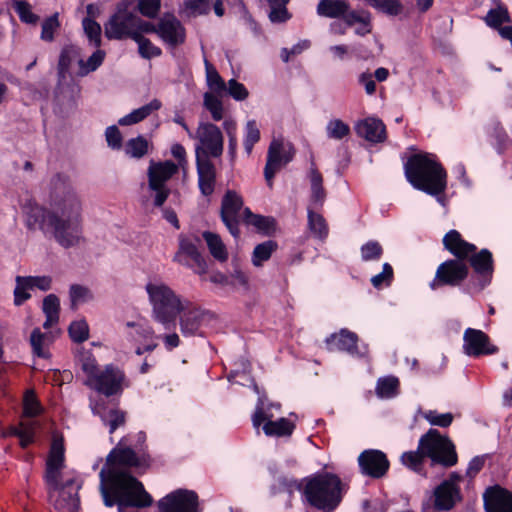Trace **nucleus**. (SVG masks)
<instances>
[{"instance_id":"obj_28","label":"nucleus","mask_w":512,"mask_h":512,"mask_svg":"<svg viewBox=\"0 0 512 512\" xmlns=\"http://www.w3.org/2000/svg\"><path fill=\"white\" fill-rule=\"evenodd\" d=\"M434 509L436 511H449L462 501L460 487H452L448 482H441L434 489Z\"/></svg>"},{"instance_id":"obj_56","label":"nucleus","mask_w":512,"mask_h":512,"mask_svg":"<svg viewBox=\"0 0 512 512\" xmlns=\"http://www.w3.org/2000/svg\"><path fill=\"white\" fill-rule=\"evenodd\" d=\"M394 279L393 267L389 263H384L382 272L374 275L371 278V284L376 289L389 287Z\"/></svg>"},{"instance_id":"obj_50","label":"nucleus","mask_w":512,"mask_h":512,"mask_svg":"<svg viewBox=\"0 0 512 512\" xmlns=\"http://www.w3.org/2000/svg\"><path fill=\"white\" fill-rule=\"evenodd\" d=\"M82 26L89 43L98 48L101 45L102 29L100 24L91 18H84Z\"/></svg>"},{"instance_id":"obj_35","label":"nucleus","mask_w":512,"mask_h":512,"mask_svg":"<svg viewBox=\"0 0 512 512\" xmlns=\"http://www.w3.org/2000/svg\"><path fill=\"white\" fill-rule=\"evenodd\" d=\"M107 462L132 467L138 465V458L131 448L116 447L108 455Z\"/></svg>"},{"instance_id":"obj_6","label":"nucleus","mask_w":512,"mask_h":512,"mask_svg":"<svg viewBox=\"0 0 512 512\" xmlns=\"http://www.w3.org/2000/svg\"><path fill=\"white\" fill-rule=\"evenodd\" d=\"M308 502L317 509L334 510L341 501L340 479L332 474H322L310 479L304 490Z\"/></svg>"},{"instance_id":"obj_39","label":"nucleus","mask_w":512,"mask_h":512,"mask_svg":"<svg viewBox=\"0 0 512 512\" xmlns=\"http://www.w3.org/2000/svg\"><path fill=\"white\" fill-rule=\"evenodd\" d=\"M204 240L207 243L208 249L211 255L219 260L225 261L228 258L226 247L218 234L213 232L205 231L202 234Z\"/></svg>"},{"instance_id":"obj_34","label":"nucleus","mask_w":512,"mask_h":512,"mask_svg":"<svg viewBox=\"0 0 512 512\" xmlns=\"http://www.w3.org/2000/svg\"><path fill=\"white\" fill-rule=\"evenodd\" d=\"M42 310L46 316L44 329H49L59 321L60 301L55 294L47 295L43 300Z\"/></svg>"},{"instance_id":"obj_31","label":"nucleus","mask_w":512,"mask_h":512,"mask_svg":"<svg viewBox=\"0 0 512 512\" xmlns=\"http://www.w3.org/2000/svg\"><path fill=\"white\" fill-rule=\"evenodd\" d=\"M162 104L159 100L153 99L148 104L133 110L131 113L125 115L118 120L119 125L129 126L141 122L146 119L153 112L159 110Z\"/></svg>"},{"instance_id":"obj_14","label":"nucleus","mask_w":512,"mask_h":512,"mask_svg":"<svg viewBox=\"0 0 512 512\" xmlns=\"http://www.w3.org/2000/svg\"><path fill=\"white\" fill-rule=\"evenodd\" d=\"M359 471L363 476L371 479L384 478L390 469V461L387 455L378 449H366L358 458Z\"/></svg>"},{"instance_id":"obj_26","label":"nucleus","mask_w":512,"mask_h":512,"mask_svg":"<svg viewBox=\"0 0 512 512\" xmlns=\"http://www.w3.org/2000/svg\"><path fill=\"white\" fill-rule=\"evenodd\" d=\"M350 9L348 0H320L316 11L321 17L344 20L346 26H352Z\"/></svg>"},{"instance_id":"obj_12","label":"nucleus","mask_w":512,"mask_h":512,"mask_svg":"<svg viewBox=\"0 0 512 512\" xmlns=\"http://www.w3.org/2000/svg\"><path fill=\"white\" fill-rule=\"evenodd\" d=\"M124 380V373L110 364L104 370H99L91 380H86L85 385L109 397L122 392Z\"/></svg>"},{"instance_id":"obj_54","label":"nucleus","mask_w":512,"mask_h":512,"mask_svg":"<svg viewBox=\"0 0 512 512\" xmlns=\"http://www.w3.org/2000/svg\"><path fill=\"white\" fill-rule=\"evenodd\" d=\"M326 132L328 138L341 140L350 134V126L340 119H333L328 122Z\"/></svg>"},{"instance_id":"obj_20","label":"nucleus","mask_w":512,"mask_h":512,"mask_svg":"<svg viewBox=\"0 0 512 512\" xmlns=\"http://www.w3.org/2000/svg\"><path fill=\"white\" fill-rule=\"evenodd\" d=\"M157 35L171 47L182 45L186 31L181 22L172 14L163 15L158 21Z\"/></svg>"},{"instance_id":"obj_63","label":"nucleus","mask_w":512,"mask_h":512,"mask_svg":"<svg viewBox=\"0 0 512 512\" xmlns=\"http://www.w3.org/2000/svg\"><path fill=\"white\" fill-rule=\"evenodd\" d=\"M41 406L32 390L26 391L23 399V413L26 417H34L40 414Z\"/></svg>"},{"instance_id":"obj_42","label":"nucleus","mask_w":512,"mask_h":512,"mask_svg":"<svg viewBox=\"0 0 512 512\" xmlns=\"http://www.w3.org/2000/svg\"><path fill=\"white\" fill-rule=\"evenodd\" d=\"M77 363L87 376L86 380H91V378L99 371L96 359L92 352L85 350L84 348H80L77 351Z\"/></svg>"},{"instance_id":"obj_15","label":"nucleus","mask_w":512,"mask_h":512,"mask_svg":"<svg viewBox=\"0 0 512 512\" xmlns=\"http://www.w3.org/2000/svg\"><path fill=\"white\" fill-rule=\"evenodd\" d=\"M273 414L269 413L262 405L257 406L253 416L252 423L254 428L258 429L262 423L263 431L267 436L275 437H289L295 428L293 422L287 418H280L278 420H272Z\"/></svg>"},{"instance_id":"obj_21","label":"nucleus","mask_w":512,"mask_h":512,"mask_svg":"<svg viewBox=\"0 0 512 512\" xmlns=\"http://www.w3.org/2000/svg\"><path fill=\"white\" fill-rule=\"evenodd\" d=\"M483 500L486 512H512V491L500 485L488 487Z\"/></svg>"},{"instance_id":"obj_4","label":"nucleus","mask_w":512,"mask_h":512,"mask_svg":"<svg viewBox=\"0 0 512 512\" xmlns=\"http://www.w3.org/2000/svg\"><path fill=\"white\" fill-rule=\"evenodd\" d=\"M145 290L152 308V318L166 329L174 326L179 309L186 304L187 298L162 281L148 282Z\"/></svg>"},{"instance_id":"obj_29","label":"nucleus","mask_w":512,"mask_h":512,"mask_svg":"<svg viewBox=\"0 0 512 512\" xmlns=\"http://www.w3.org/2000/svg\"><path fill=\"white\" fill-rule=\"evenodd\" d=\"M196 155L199 188L203 195L209 196L214 191L216 179L215 167L209 158L199 156V148L196 149Z\"/></svg>"},{"instance_id":"obj_2","label":"nucleus","mask_w":512,"mask_h":512,"mask_svg":"<svg viewBox=\"0 0 512 512\" xmlns=\"http://www.w3.org/2000/svg\"><path fill=\"white\" fill-rule=\"evenodd\" d=\"M407 182L416 190L433 196L444 205L447 189V171L435 154L417 152L407 157L403 164Z\"/></svg>"},{"instance_id":"obj_60","label":"nucleus","mask_w":512,"mask_h":512,"mask_svg":"<svg viewBox=\"0 0 512 512\" xmlns=\"http://www.w3.org/2000/svg\"><path fill=\"white\" fill-rule=\"evenodd\" d=\"M363 261H377L383 255V248L377 241H368L360 248Z\"/></svg>"},{"instance_id":"obj_33","label":"nucleus","mask_w":512,"mask_h":512,"mask_svg":"<svg viewBox=\"0 0 512 512\" xmlns=\"http://www.w3.org/2000/svg\"><path fill=\"white\" fill-rule=\"evenodd\" d=\"M427 458L424 455V452L420 450V440L418 441V447L416 451H407L404 452L401 457V463L412 470L413 472L419 475H426V470L424 467L425 459Z\"/></svg>"},{"instance_id":"obj_48","label":"nucleus","mask_w":512,"mask_h":512,"mask_svg":"<svg viewBox=\"0 0 512 512\" xmlns=\"http://www.w3.org/2000/svg\"><path fill=\"white\" fill-rule=\"evenodd\" d=\"M36 422L32 420L21 421L19 427L13 430V434L19 437L23 448L33 442Z\"/></svg>"},{"instance_id":"obj_32","label":"nucleus","mask_w":512,"mask_h":512,"mask_svg":"<svg viewBox=\"0 0 512 512\" xmlns=\"http://www.w3.org/2000/svg\"><path fill=\"white\" fill-rule=\"evenodd\" d=\"M244 221L248 225L254 226L258 232L264 235H270L276 230V221L271 216L253 214L249 208L244 209Z\"/></svg>"},{"instance_id":"obj_22","label":"nucleus","mask_w":512,"mask_h":512,"mask_svg":"<svg viewBox=\"0 0 512 512\" xmlns=\"http://www.w3.org/2000/svg\"><path fill=\"white\" fill-rule=\"evenodd\" d=\"M15 281L14 303L18 306L30 298L28 290L38 288L47 291L52 283L50 276H17Z\"/></svg>"},{"instance_id":"obj_41","label":"nucleus","mask_w":512,"mask_h":512,"mask_svg":"<svg viewBox=\"0 0 512 512\" xmlns=\"http://www.w3.org/2000/svg\"><path fill=\"white\" fill-rule=\"evenodd\" d=\"M370 6L379 12L396 17L403 13L404 5L400 0H365Z\"/></svg>"},{"instance_id":"obj_38","label":"nucleus","mask_w":512,"mask_h":512,"mask_svg":"<svg viewBox=\"0 0 512 512\" xmlns=\"http://www.w3.org/2000/svg\"><path fill=\"white\" fill-rule=\"evenodd\" d=\"M308 228L313 237L323 241L327 238L329 228L326 220L321 214L308 210Z\"/></svg>"},{"instance_id":"obj_30","label":"nucleus","mask_w":512,"mask_h":512,"mask_svg":"<svg viewBox=\"0 0 512 512\" xmlns=\"http://www.w3.org/2000/svg\"><path fill=\"white\" fill-rule=\"evenodd\" d=\"M93 413L101 418L105 426H108L110 434L126 423V412L116 407L97 405L93 408Z\"/></svg>"},{"instance_id":"obj_19","label":"nucleus","mask_w":512,"mask_h":512,"mask_svg":"<svg viewBox=\"0 0 512 512\" xmlns=\"http://www.w3.org/2000/svg\"><path fill=\"white\" fill-rule=\"evenodd\" d=\"M242 206L243 200L235 191L229 190L226 192L221 204V219L235 238L240 234L238 213Z\"/></svg>"},{"instance_id":"obj_51","label":"nucleus","mask_w":512,"mask_h":512,"mask_svg":"<svg viewBox=\"0 0 512 512\" xmlns=\"http://www.w3.org/2000/svg\"><path fill=\"white\" fill-rule=\"evenodd\" d=\"M127 155L133 158H142L148 152V141L143 136L129 139L125 146Z\"/></svg>"},{"instance_id":"obj_13","label":"nucleus","mask_w":512,"mask_h":512,"mask_svg":"<svg viewBox=\"0 0 512 512\" xmlns=\"http://www.w3.org/2000/svg\"><path fill=\"white\" fill-rule=\"evenodd\" d=\"M135 21L137 16L130 12L125 6H119L116 12L104 25V33L108 39L121 40L124 38L133 39L135 32Z\"/></svg>"},{"instance_id":"obj_10","label":"nucleus","mask_w":512,"mask_h":512,"mask_svg":"<svg viewBox=\"0 0 512 512\" xmlns=\"http://www.w3.org/2000/svg\"><path fill=\"white\" fill-rule=\"evenodd\" d=\"M178 171V165L172 161L155 162L150 161L147 176L148 187L155 192L154 205L161 207L167 200L170 190L166 186V182L172 178Z\"/></svg>"},{"instance_id":"obj_27","label":"nucleus","mask_w":512,"mask_h":512,"mask_svg":"<svg viewBox=\"0 0 512 512\" xmlns=\"http://www.w3.org/2000/svg\"><path fill=\"white\" fill-rule=\"evenodd\" d=\"M354 131L359 137L372 144L384 142L386 139V127L377 118L368 117L358 121L354 126Z\"/></svg>"},{"instance_id":"obj_46","label":"nucleus","mask_w":512,"mask_h":512,"mask_svg":"<svg viewBox=\"0 0 512 512\" xmlns=\"http://www.w3.org/2000/svg\"><path fill=\"white\" fill-rule=\"evenodd\" d=\"M133 40L138 44V52L142 58L151 59L161 55L162 51L143 35L134 34Z\"/></svg>"},{"instance_id":"obj_8","label":"nucleus","mask_w":512,"mask_h":512,"mask_svg":"<svg viewBox=\"0 0 512 512\" xmlns=\"http://www.w3.org/2000/svg\"><path fill=\"white\" fill-rule=\"evenodd\" d=\"M470 277L466 282L463 293L474 295L483 291L492 282L494 274V258L492 252L483 248L472 252L467 257Z\"/></svg>"},{"instance_id":"obj_7","label":"nucleus","mask_w":512,"mask_h":512,"mask_svg":"<svg viewBox=\"0 0 512 512\" xmlns=\"http://www.w3.org/2000/svg\"><path fill=\"white\" fill-rule=\"evenodd\" d=\"M420 450L430 459L431 466L450 468L458 462L456 447L452 440L434 428H430L420 437Z\"/></svg>"},{"instance_id":"obj_5","label":"nucleus","mask_w":512,"mask_h":512,"mask_svg":"<svg viewBox=\"0 0 512 512\" xmlns=\"http://www.w3.org/2000/svg\"><path fill=\"white\" fill-rule=\"evenodd\" d=\"M64 460L63 441L62 439H54L46 462L45 479L52 490L59 491L60 499L55 502L56 509L76 510L79 506L77 492L66 491L70 486L74 485V481L69 480L60 487L59 481L61 470L64 467Z\"/></svg>"},{"instance_id":"obj_49","label":"nucleus","mask_w":512,"mask_h":512,"mask_svg":"<svg viewBox=\"0 0 512 512\" xmlns=\"http://www.w3.org/2000/svg\"><path fill=\"white\" fill-rule=\"evenodd\" d=\"M204 107L210 112L214 121H220L224 117V108L222 101L214 94L206 92L204 94Z\"/></svg>"},{"instance_id":"obj_11","label":"nucleus","mask_w":512,"mask_h":512,"mask_svg":"<svg viewBox=\"0 0 512 512\" xmlns=\"http://www.w3.org/2000/svg\"><path fill=\"white\" fill-rule=\"evenodd\" d=\"M195 138L199 141V156L202 158L220 157L223 153L224 138L221 130L210 122H200Z\"/></svg>"},{"instance_id":"obj_47","label":"nucleus","mask_w":512,"mask_h":512,"mask_svg":"<svg viewBox=\"0 0 512 512\" xmlns=\"http://www.w3.org/2000/svg\"><path fill=\"white\" fill-rule=\"evenodd\" d=\"M47 334L41 332L40 328H35L30 336V344L32 346L33 353L41 358H47L49 356L45 347L48 344Z\"/></svg>"},{"instance_id":"obj_18","label":"nucleus","mask_w":512,"mask_h":512,"mask_svg":"<svg viewBox=\"0 0 512 512\" xmlns=\"http://www.w3.org/2000/svg\"><path fill=\"white\" fill-rule=\"evenodd\" d=\"M294 150L289 147L286 150L280 140H272L267 153V161L264 168L265 180L269 187L273 185V178L280 168L293 159Z\"/></svg>"},{"instance_id":"obj_40","label":"nucleus","mask_w":512,"mask_h":512,"mask_svg":"<svg viewBox=\"0 0 512 512\" xmlns=\"http://www.w3.org/2000/svg\"><path fill=\"white\" fill-rule=\"evenodd\" d=\"M277 248L278 244L273 240H267L256 245L252 253V264L255 267H261L264 262L271 258Z\"/></svg>"},{"instance_id":"obj_24","label":"nucleus","mask_w":512,"mask_h":512,"mask_svg":"<svg viewBox=\"0 0 512 512\" xmlns=\"http://www.w3.org/2000/svg\"><path fill=\"white\" fill-rule=\"evenodd\" d=\"M203 315V311L187 299L186 304L179 309L178 314L181 333L184 336L195 335L201 326Z\"/></svg>"},{"instance_id":"obj_59","label":"nucleus","mask_w":512,"mask_h":512,"mask_svg":"<svg viewBox=\"0 0 512 512\" xmlns=\"http://www.w3.org/2000/svg\"><path fill=\"white\" fill-rule=\"evenodd\" d=\"M206 64V76H207V84L216 93H222L226 90V84L224 80L221 78L216 69L208 63Z\"/></svg>"},{"instance_id":"obj_57","label":"nucleus","mask_w":512,"mask_h":512,"mask_svg":"<svg viewBox=\"0 0 512 512\" xmlns=\"http://www.w3.org/2000/svg\"><path fill=\"white\" fill-rule=\"evenodd\" d=\"M68 332L71 339L76 343H82L89 338V326L83 319L72 322Z\"/></svg>"},{"instance_id":"obj_55","label":"nucleus","mask_w":512,"mask_h":512,"mask_svg":"<svg viewBox=\"0 0 512 512\" xmlns=\"http://www.w3.org/2000/svg\"><path fill=\"white\" fill-rule=\"evenodd\" d=\"M105 52L97 49L86 62L82 59L78 60L80 66V75L84 76L90 72L95 71L104 61Z\"/></svg>"},{"instance_id":"obj_61","label":"nucleus","mask_w":512,"mask_h":512,"mask_svg":"<svg viewBox=\"0 0 512 512\" xmlns=\"http://www.w3.org/2000/svg\"><path fill=\"white\" fill-rule=\"evenodd\" d=\"M486 24L497 29L502 26L504 22L510 21V16L507 9H490L485 17Z\"/></svg>"},{"instance_id":"obj_52","label":"nucleus","mask_w":512,"mask_h":512,"mask_svg":"<svg viewBox=\"0 0 512 512\" xmlns=\"http://www.w3.org/2000/svg\"><path fill=\"white\" fill-rule=\"evenodd\" d=\"M13 7L20 20L27 24H36L39 17L32 12L31 5L25 0H13Z\"/></svg>"},{"instance_id":"obj_16","label":"nucleus","mask_w":512,"mask_h":512,"mask_svg":"<svg viewBox=\"0 0 512 512\" xmlns=\"http://www.w3.org/2000/svg\"><path fill=\"white\" fill-rule=\"evenodd\" d=\"M160 512H198V496L194 491L178 489L158 502Z\"/></svg>"},{"instance_id":"obj_64","label":"nucleus","mask_w":512,"mask_h":512,"mask_svg":"<svg viewBox=\"0 0 512 512\" xmlns=\"http://www.w3.org/2000/svg\"><path fill=\"white\" fill-rule=\"evenodd\" d=\"M60 23L58 20V14L45 19L42 23L41 39L47 42H51L54 39V32L59 28Z\"/></svg>"},{"instance_id":"obj_37","label":"nucleus","mask_w":512,"mask_h":512,"mask_svg":"<svg viewBox=\"0 0 512 512\" xmlns=\"http://www.w3.org/2000/svg\"><path fill=\"white\" fill-rule=\"evenodd\" d=\"M327 349L329 351H350L352 347V334L347 329L340 330L339 333L332 334L326 339Z\"/></svg>"},{"instance_id":"obj_9","label":"nucleus","mask_w":512,"mask_h":512,"mask_svg":"<svg viewBox=\"0 0 512 512\" xmlns=\"http://www.w3.org/2000/svg\"><path fill=\"white\" fill-rule=\"evenodd\" d=\"M469 275V266L466 261L447 259L437 267L429 287L433 291L443 287H460L463 290Z\"/></svg>"},{"instance_id":"obj_62","label":"nucleus","mask_w":512,"mask_h":512,"mask_svg":"<svg viewBox=\"0 0 512 512\" xmlns=\"http://www.w3.org/2000/svg\"><path fill=\"white\" fill-rule=\"evenodd\" d=\"M424 418L433 426L447 428L452 424L454 416L450 412L440 414L436 410H429L425 412Z\"/></svg>"},{"instance_id":"obj_36","label":"nucleus","mask_w":512,"mask_h":512,"mask_svg":"<svg viewBox=\"0 0 512 512\" xmlns=\"http://www.w3.org/2000/svg\"><path fill=\"white\" fill-rule=\"evenodd\" d=\"M79 56V49L76 46H65L62 49L58 62V76L60 82L65 80L72 62L78 59Z\"/></svg>"},{"instance_id":"obj_17","label":"nucleus","mask_w":512,"mask_h":512,"mask_svg":"<svg viewBox=\"0 0 512 512\" xmlns=\"http://www.w3.org/2000/svg\"><path fill=\"white\" fill-rule=\"evenodd\" d=\"M463 352L467 356L478 358L497 353L498 347L491 343L490 337L482 330L467 328L463 334Z\"/></svg>"},{"instance_id":"obj_1","label":"nucleus","mask_w":512,"mask_h":512,"mask_svg":"<svg viewBox=\"0 0 512 512\" xmlns=\"http://www.w3.org/2000/svg\"><path fill=\"white\" fill-rule=\"evenodd\" d=\"M22 211L30 231L40 230L63 248L77 246L83 239L82 202L66 177L56 175L52 178L48 207L27 200Z\"/></svg>"},{"instance_id":"obj_44","label":"nucleus","mask_w":512,"mask_h":512,"mask_svg":"<svg viewBox=\"0 0 512 512\" xmlns=\"http://www.w3.org/2000/svg\"><path fill=\"white\" fill-rule=\"evenodd\" d=\"M399 380L395 376L379 378L376 385V393L381 398L394 397L399 389Z\"/></svg>"},{"instance_id":"obj_53","label":"nucleus","mask_w":512,"mask_h":512,"mask_svg":"<svg viewBox=\"0 0 512 512\" xmlns=\"http://www.w3.org/2000/svg\"><path fill=\"white\" fill-rule=\"evenodd\" d=\"M260 140V130L255 120H249L245 126L244 149L251 154L253 146Z\"/></svg>"},{"instance_id":"obj_3","label":"nucleus","mask_w":512,"mask_h":512,"mask_svg":"<svg viewBox=\"0 0 512 512\" xmlns=\"http://www.w3.org/2000/svg\"><path fill=\"white\" fill-rule=\"evenodd\" d=\"M100 491L106 506L118 505V512H125L126 507H149L153 499L144 489L143 484L125 472L100 471Z\"/></svg>"},{"instance_id":"obj_43","label":"nucleus","mask_w":512,"mask_h":512,"mask_svg":"<svg viewBox=\"0 0 512 512\" xmlns=\"http://www.w3.org/2000/svg\"><path fill=\"white\" fill-rule=\"evenodd\" d=\"M210 0H184L181 13L186 17H197L209 13Z\"/></svg>"},{"instance_id":"obj_25","label":"nucleus","mask_w":512,"mask_h":512,"mask_svg":"<svg viewBox=\"0 0 512 512\" xmlns=\"http://www.w3.org/2000/svg\"><path fill=\"white\" fill-rule=\"evenodd\" d=\"M442 243L444 249L454 256L453 259H459L460 261H466L467 257L477 250L475 244L466 241L461 233L455 229L449 230L444 235Z\"/></svg>"},{"instance_id":"obj_45","label":"nucleus","mask_w":512,"mask_h":512,"mask_svg":"<svg viewBox=\"0 0 512 512\" xmlns=\"http://www.w3.org/2000/svg\"><path fill=\"white\" fill-rule=\"evenodd\" d=\"M270 5L269 19L273 23H283L290 19L291 15L287 10L289 0H267Z\"/></svg>"},{"instance_id":"obj_58","label":"nucleus","mask_w":512,"mask_h":512,"mask_svg":"<svg viewBox=\"0 0 512 512\" xmlns=\"http://www.w3.org/2000/svg\"><path fill=\"white\" fill-rule=\"evenodd\" d=\"M371 16L370 13L354 10V32L364 36L371 32Z\"/></svg>"},{"instance_id":"obj_23","label":"nucleus","mask_w":512,"mask_h":512,"mask_svg":"<svg viewBox=\"0 0 512 512\" xmlns=\"http://www.w3.org/2000/svg\"><path fill=\"white\" fill-rule=\"evenodd\" d=\"M189 259L194 263L196 273H198V274L206 273V271H207L206 261L201 256L196 245L189 239H187L185 237H180L179 249H178L177 253L175 254L173 260L182 265H185L188 267H193V265L190 263Z\"/></svg>"}]
</instances>
